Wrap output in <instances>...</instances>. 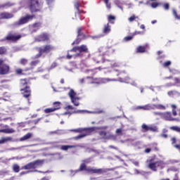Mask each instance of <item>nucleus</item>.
<instances>
[{"label":"nucleus","mask_w":180,"mask_h":180,"mask_svg":"<svg viewBox=\"0 0 180 180\" xmlns=\"http://www.w3.org/2000/svg\"><path fill=\"white\" fill-rule=\"evenodd\" d=\"M110 81H112L115 82L118 81V82H122L124 84H130V77L129 76H127L124 78L119 77L118 79L103 78V79H99V81H98V82H95V81L91 82V84H106V82H109Z\"/></svg>","instance_id":"obj_1"},{"label":"nucleus","mask_w":180,"mask_h":180,"mask_svg":"<svg viewBox=\"0 0 180 180\" xmlns=\"http://www.w3.org/2000/svg\"><path fill=\"white\" fill-rule=\"evenodd\" d=\"M34 19V15H26L24 17L20 18V20L17 22H15L12 26L13 27H19V26H22V25H26V23H29L31 20Z\"/></svg>","instance_id":"obj_2"},{"label":"nucleus","mask_w":180,"mask_h":180,"mask_svg":"<svg viewBox=\"0 0 180 180\" xmlns=\"http://www.w3.org/2000/svg\"><path fill=\"white\" fill-rule=\"evenodd\" d=\"M31 12H37L43 8V3L40 0H27Z\"/></svg>","instance_id":"obj_3"},{"label":"nucleus","mask_w":180,"mask_h":180,"mask_svg":"<svg viewBox=\"0 0 180 180\" xmlns=\"http://www.w3.org/2000/svg\"><path fill=\"white\" fill-rule=\"evenodd\" d=\"M21 92H22L24 98H29L31 94L30 87L27 86V81L26 79H22L20 82Z\"/></svg>","instance_id":"obj_4"},{"label":"nucleus","mask_w":180,"mask_h":180,"mask_svg":"<svg viewBox=\"0 0 180 180\" xmlns=\"http://www.w3.org/2000/svg\"><path fill=\"white\" fill-rule=\"evenodd\" d=\"M71 52L76 53V56L82 57V53H88V46L85 44L75 46L71 50Z\"/></svg>","instance_id":"obj_5"},{"label":"nucleus","mask_w":180,"mask_h":180,"mask_svg":"<svg viewBox=\"0 0 180 180\" xmlns=\"http://www.w3.org/2000/svg\"><path fill=\"white\" fill-rule=\"evenodd\" d=\"M108 126H103V127H92L90 128H78L76 129H71L70 131H75V133H81V131H85L86 130H89L90 131H96V130H106L108 129Z\"/></svg>","instance_id":"obj_6"},{"label":"nucleus","mask_w":180,"mask_h":180,"mask_svg":"<svg viewBox=\"0 0 180 180\" xmlns=\"http://www.w3.org/2000/svg\"><path fill=\"white\" fill-rule=\"evenodd\" d=\"M44 163V160H37L27 164L22 168V169H34V168H37V167H40V165H41Z\"/></svg>","instance_id":"obj_7"},{"label":"nucleus","mask_w":180,"mask_h":180,"mask_svg":"<svg viewBox=\"0 0 180 180\" xmlns=\"http://www.w3.org/2000/svg\"><path fill=\"white\" fill-rule=\"evenodd\" d=\"M86 39H88V37L86 35H85V34L82 32V28L78 27L77 38L74 42L72 43V46H74V44H79L82 40H85Z\"/></svg>","instance_id":"obj_8"},{"label":"nucleus","mask_w":180,"mask_h":180,"mask_svg":"<svg viewBox=\"0 0 180 180\" xmlns=\"http://www.w3.org/2000/svg\"><path fill=\"white\" fill-rule=\"evenodd\" d=\"M51 50H54V47L51 45H46L39 48V53L35 56V58H39V57L41 56V54L50 53Z\"/></svg>","instance_id":"obj_9"},{"label":"nucleus","mask_w":180,"mask_h":180,"mask_svg":"<svg viewBox=\"0 0 180 180\" xmlns=\"http://www.w3.org/2000/svg\"><path fill=\"white\" fill-rule=\"evenodd\" d=\"M68 96L70 98L72 103H73L75 106H79V102H78V101H79V98L76 97L77 93H75L74 89H70L68 93Z\"/></svg>","instance_id":"obj_10"},{"label":"nucleus","mask_w":180,"mask_h":180,"mask_svg":"<svg viewBox=\"0 0 180 180\" xmlns=\"http://www.w3.org/2000/svg\"><path fill=\"white\" fill-rule=\"evenodd\" d=\"M148 167L152 171H157V168H164V162L162 161L150 162Z\"/></svg>","instance_id":"obj_11"},{"label":"nucleus","mask_w":180,"mask_h":180,"mask_svg":"<svg viewBox=\"0 0 180 180\" xmlns=\"http://www.w3.org/2000/svg\"><path fill=\"white\" fill-rule=\"evenodd\" d=\"M9 72V65L4 64V60L0 59V75H5Z\"/></svg>","instance_id":"obj_12"},{"label":"nucleus","mask_w":180,"mask_h":180,"mask_svg":"<svg viewBox=\"0 0 180 180\" xmlns=\"http://www.w3.org/2000/svg\"><path fill=\"white\" fill-rule=\"evenodd\" d=\"M116 168H111V169H89L87 171L89 172H92L93 174H99L102 175V174L106 173L107 171H115Z\"/></svg>","instance_id":"obj_13"},{"label":"nucleus","mask_w":180,"mask_h":180,"mask_svg":"<svg viewBox=\"0 0 180 180\" xmlns=\"http://www.w3.org/2000/svg\"><path fill=\"white\" fill-rule=\"evenodd\" d=\"M92 60L94 63H96V64H99V63L104 64L108 59H105L103 56H101V54L96 53L92 57Z\"/></svg>","instance_id":"obj_14"},{"label":"nucleus","mask_w":180,"mask_h":180,"mask_svg":"<svg viewBox=\"0 0 180 180\" xmlns=\"http://www.w3.org/2000/svg\"><path fill=\"white\" fill-rule=\"evenodd\" d=\"M99 135L104 140H110V139L116 140V136H115V135H113L112 134H108V133H106V131H99Z\"/></svg>","instance_id":"obj_15"},{"label":"nucleus","mask_w":180,"mask_h":180,"mask_svg":"<svg viewBox=\"0 0 180 180\" xmlns=\"http://www.w3.org/2000/svg\"><path fill=\"white\" fill-rule=\"evenodd\" d=\"M41 27V22H38L30 25V31L31 33H36L37 30Z\"/></svg>","instance_id":"obj_16"},{"label":"nucleus","mask_w":180,"mask_h":180,"mask_svg":"<svg viewBox=\"0 0 180 180\" xmlns=\"http://www.w3.org/2000/svg\"><path fill=\"white\" fill-rule=\"evenodd\" d=\"M73 113H93L94 115H99V113H105V111L103 110H94V111H88L85 110H78Z\"/></svg>","instance_id":"obj_17"},{"label":"nucleus","mask_w":180,"mask_h":180,"mask_svg":"<svg viewBox=\"0 0 180 180\" xmlns=\"http://www.w3.org/2000/svg\"><path fill=\"white\" fill-rule=\"evenodd\" d=\"M161 119H163V120H167V122H172L175 120V118L172 117L171 112H162Z\"/></svg>","instance_id":"obj_18"},{"label":"nucleus","mask_w":180,"mask_h":180,"mask_svg":"<svg viewBox=\"0 0 180 180\" xmlns=\"http://www.w3.org/2000/svg\"><path fill=\"white\" fill-rule=\"evenodd\" d=\"M47 40H49V35L46 33L35 37V41H47Z\"/></svg>","instance_id":"obj_19"},{"label":"nucleus","mask_w":180,"mask_h":180,"mask_svg":"<svg viewBox=\"0 0 180 180\" xmlns=\"http://www.w3.org/2000/svg\"><path fill=\"white\" fill-rule=\"evenodd\" d=\"M53 105H57L53 108H46L44 110L45 113H51V112H56V110H58L60 109V102H55Z\"/></svg>","instance_id":"obj_20"},{"label":"nucleus","mask_w":180,"mask_h":180,"mask_svg":"<svg viewBox=\"0 0 180 180\" xmlns=\"http://www.w3.org/2000/svg\"><path fill=\"white\" fill-rule=\"evenodd\" d=\"M106 63H109L110 65L111 68H117L122 65V63L120 62H117L116 60H106Z\"/></svg>","instance_id":"obj_21"},{"label":"nucleus","mask_w":180,"mask_h":180,"mask_svg":"<svg viewBox=\"0 0 180 180\" xmlns=\"http://www.w3.org/2000/svg\"><path fill=\"white\" fill-rule=\"evenodd\" d=\"M151 110L158 109L159 110H165L167 108L162 104H150Z\"/></svg>","instance_id":"obj_22"},{"label":"nucleus","mask_w":180,"mask_h":180,"mask_svg":"<svg viewBox=\"0 0 180 180\" xmlns=\"http://www.w3.org/2000/svg\"><path fill=\"white\" fill-rule=\"evenodd\" d=\"M20 37H22V36L20 35H13V34H8L7 35V37H6V40H11V41H16L18 40H19V39H20Z\"/></svg>","instance_id":"obj_23"},{"label":"nucleus","mask_w":180,"mask_h":180,"mask_svg":"<svg viewBox=\"0 0 180 180\" xmlns=\"http://www.w3.org/2000/svg\"><path fill=\"white\" fill-rule=\"evenodd\" d=\"M77 147H81L79 145H63L60 146V150L63 151H68V148H77Z\"/></svg>","instance_id":"obj_24"},{"label":"nucleus","mask_w":180,"mask_h":180,"mask_svg":"<svg viewBox=\"0 0 180 180\" xmlns=\"http://www.w3.org/2000/svg\"><path fill=\"white\" fill-rule=\"evenodd\" d=\"M13 14L11 13H0V19H12L13 18Z\"/></svg>","instance_id":"obj_25"},{"label":"nucleus","mask_w":180,"mask_h":180,"mask_svg":"<svg viewBox=\"0 0 180 180\" xmlns=\"http://www.w3.org/2000/svg\"><path fill=\"white\" fill-rule=\"evenodd\" d=\"M142 109L143 110H151V104H147L145 105H139L136 108V110Z\"/></svg>","instance_id":"obj_26"},{"label":"nucleus","mask_w":180,"mask_h":180,"mask_svg":"<svg viewBox=\"0 0 180 180\" xmlns=\"http://www.w3.org/2000/svg\"><path fill=\"white\" fill-rule=\"evenodd\" d=\"M114 3L117 6V8L121 9V11H123V7L122 6V5L126 4L124 1H123V0H115Z\"/></svg>","instance_id":"obj_27"},{"label":"nucleus","mask_w":180,"mask_h":180,"mask_svg":"<svg viewBox=\"0 0 180 180\" xmlns=\"http://www.w3.org/2000/svg\"><path fill=\"white\" fill-rule=\"evenodd\" d=\"M15 129L12 128H6L4 129H0V133H5L6 134H12L15 133Z\"/></svg>","instance_id":"obj_28"},{"label":"nucleus","mask_w":180,"mask_h":180,"mask_svg":"<svg viewBox=\"0 0 180 180\" xmlns=\"http://www.w3.org/2000/svg\"><path fill=\"white\" fill-rule=\"evenodd\" d=\"M117 72V74H116V75H117V77H120V75H123V74L124 75H126V74H127V72H126V71H124V70H122V71H120L119 70H108V71H107V72Z\"/></svg>","instance_id":"obj_29"},{"label":"nucleus","mask_w":180,"mask_h":180,"mask_svg":"<svg viewBox=\"0 0 180 180\" xmlns=\"http://www.w3.org/2000/svg\"><path fill=\"white\" fill-rule=\"evenodd\" d=\"M103 33V34H109L110 33V25H109V23L104 25Z\"/></svg>","instance_id":"obj_30"},{"label":"nucleus","mask_w":180,"mask_h":180,"mask_svg":"<svg viewBox=\"0 0 180 180\" xmlns=\"http://www.w3.org/2000/svg\"><path fill=\"white\" fill-rule=\"evenodd\" d=\"M68 133V130H65V129H58L56 130L55 131H51V134H65Z\"/></svg>","instance_id":"obj_31"},{"label":"nucleus","mask_w":180,"mask_h":180,"mask_svg":"<svg viewBox=\"0 0 180 180\" xmlns=\"http://www.w3.org/2000/svg\"><path fill=\"white\" fill-rule=\"evenodd\" d=\"M32 136L33 134L32 133H27L24 136L20 139V141H26V140H29V139H31Z\"/></svg>","instance_id":"obj_32"},{"label":"nucleus","mask_w":180,"mask_h":180,"mask_svg":"<svg viewBox=\"0 0 180 180\" xmlns=\"http://www.w3.org/2000/svg\"><path fill=\"white\" fill-rule=\"evenodd\" d=\"M34 146H36V144L26 145L24 146L18 147V148H11L10 149H8V151H14L15 150H20L21 148H23L25 147H34Z\"/></svg>","instance_id":"obj_33"},{"label":"nucleus","mask_w":180,"mask_h":180,"mask_svg":"<svg viewBox=\"0 0 180 180\" xmlns=\"http://www.w3.org/2000/svg\"><path fill=\"white\" fill-rule=\"evenodd\" d=\"M7 141H12V137L8 136V137H3L0 139V144H4V143H6Z\"/></svg>","instance_id":"obj_34"},{"label":"nucleus","mask_w":180,"mask_h":180,"mask_svg":"<svg viewBox=\"0 0 180 180\" xmlns=\"http://www.w3.org/2000/svg\"><path fill=\"white\" fill-rule=\"evenodd\" d=\"M104 37H105V34H99L94 36H89V37H90V39H92V40H98V39H101Z\"/></svg>","instance_id":"obj_35"},{"label":"nucleus","mask_w":180,"mask_h":180,"mask_svg":"<svg viewBox=\"0 0 180 180\" xmlns=\"http://www.w3.org/2000/svg\"><path fill=\"white\" fill-rule=\"evenodd\" d=\"M13 4H11V2H7L3 4H0V9H5V8H9L12 6Z\"/></svg>","instance_id":"obj_36"},{"label":"nucleus","mask_w":180,"mask_h":180,"mask_svg":"<svg viewBox=\"0 0 180 180\" xmlns=\"http://www.w3.org/2000/svg\"><path fill=\"white\" fill-rule=\"evenodd\" d=\"M79 3H78V2H76L75 4V8L77 9V13H75V16L77 17V16H79V14L81 13V10H79Z\"/></svg>","instance_id":"obj_37"},{"label":"nucleus","mask_w":180,"mask_h":180,"mask_svg":"<svg viewBox=\"0 0 180 180\" xmlns=\"http://www.w3.org/2000/svg\"><path fill=\"white\" fill-rule=\"evenodd\" d=\"M13 172L18 173L19 171H20V166L18 165L14 164L13 165Z\"/></svg>","instance_id":"obj_38"},{"label":"nucleus","mask_w":180,"mask_h":180,"mask_svg":"<svg viewBox=\"0 0 180 180\" xmlns=\"http://www.w3.org/2000/svg\"><path fill=\"white\" fill-rule=\"evenodd\" d=\"M70 53H72L71 51H68V54H67V56H66V58H68V60H71V58H77V57H78V56H76L77 53L73 54V55H70Z\"/></svg>","instance_id":"obj_39"},{"label":"nucleus","mask_w":180,"mask_h":180,"mask_svg":"<svg viewBox=\"0 0 180 180\" xmlns=\"http://www.w3.org/2000/svg\"><path fill=\"white\" fill-rule=\"evenodd\" d=\"M95 70H98V71H102V70H105V68H102V67H98L96 69H93V70H86L85 72L88 73V72H91V74L94 72V71H95Z\"/></svg>","instance_id":"obj_40"},{"label":"nucleus","mask_w":180,"mask_h":180,"mask_svg":"<svg viewBox=\"0 0 180 180\" xmlns=\"http://www.w3.org/2000/svg\"><path fill=\"white\" fill-rule=\"evenodd\" d=\"M161 64H162V67H164V68H167L172 64V62H171V60H167L163 63H162Z\"/></svg>","instance_id":"obj_41"},{"label":"nucleus","mask_w":180,"mask_h":180,"mask_svg":"<svg viewBox=\"0 0 180 180\" xmlns=\"http://www.w3.org/2000/svg\"><path fill=\"white\" fill-rule=\"evenodd\" d=\"M176 94L180 96V93H179L176 91H168V93H167V95L169 96H174V95H176Z\"/></svg>","instance_id":"obj_42"},{"label":"nucleus","mask_w":180,"mask_h":180,"mask_svg":"<svg viewBox=\"0 0 180 180\" xmlns=\"http://www.w3.org/2000/svg\"><path fill=\"white\" fill-rule=\"evenodd\" d=\"M55 0H46V2L49 8V9H51L53 8V4H54Z\"/></svg>","instance_id":"obj_43"},{"label":"nucleus","mask_w":180,"mask_h":180,"mask_svg":"<svg viewBox=\"0 0 180 180\" xmlns=\"http://www.w3.org/2000/svg\"><path fill=\"white\" fill-rule=\"evenodd\" d=\"M170 130H173V131H176V133H180V127L178 126L171 127Z\"/></svg>","instance_id":"obj_44"},{"label":"nucleus","mask_w":180,"mask_h":180,"mask_svg":"<svg viewBox=\"0 0 180 180\" xmlns=\"http://www.w3.org/2000/svg\"><path fill=\"white\" fill-rule=\"evenodd\" d=\"M149 131H158V127H157V126L150 125Z\"/></svg>","instance_id":"obj_45"},{"label":"nucleus","mask_w":180,"mask_h":180,"mask_svg":"<svg viewBox=\"0 0 180 180\" xmlns=\"http://www.w3.org/2000/svg\"><path fill=\"white\" fill-rule=\"evenodd\" d=\"M137 53H144L146 51V47L145 46H139L137 48Z\"/></svg>","instance_id":"obj_46"},{"label":"nucleus","mask_w":180,"mask_h":180,"mask_svg":"<svg viewBox=\"0 0 180 180\" xmlns=\"http://www.w3.org/2000/svg\"><path fill=\"white\" fill-rule=\"evenodd\" d=\"M84 169H85L86 171H88V169H86V165H85L84 163H82V164L80 165V167H79V169L77 171H78V172H79V171H84Z\"/></svg>","instance_id":"obj_47"},{"label":"nucleus","mask_w":180,"mask_h":180,"mask_svg":"<svg viewBox=\"0 0 180 180\" xmlns=\"http://www.w3.org/2000/svg\"><path fill=\"white\" fill-rule=\"evenodd\" d=\"M109 53H115V50L109 49L107 51L103 52V56H109Z\"/></svg>","instance_id":"obj_48"},{"label":"nucleus","mask_w":180,"mask_h":180,"mask_svg":"<svg viewBox=\"0 0 180 180\" xmlns=\"http://www.w3.org/2000/svg\"><path fill=\"white\" fill-rule=\"evenodd\" d=\"M150 89L151 90V91H153V92H155V89L157 90V91H160V89H161V86H151L150 87Z\"/></svg>","instance_id":"obj_49"},{"label":"nucleus","mask_w":180,"mask_h":180,"mask_svg":"<svg viewBox=\"0 0 180 180\" xmlns=\"http://www.w3.org/2000/svg\"><path fill=\"white\" fill-rule=\"evenodd\" d=\"M56 67H57V63L53 62V63L51 64V67H50V68H48L47 70H48V71H50V70H53V68H56Z\"/></svg>","instance_id":"obj_50"},{"label":"nucleus","mask_w":180,"mask_h":180,"mask_svg":"<svg viewBox=\"0 0 180 180\" xmlns=\"http://www.w3.org/2000/svg\"><path fill=\"white\" fill-rule=\"evenodd\" d=\"M142 129H143V130H144V131H148L149 129H150V126H148L146 124H142Z\"/></svg>","instance_id":"obj_51"},{"label":"nucleus","mask_w":180,"mask_h":180,"mask_svg":"<svg viewBox=\"0 0 180 180\" xmlns=\"http://www.w3.org/2000/svg\"><path fill=\"white\" fill-rule=\"evenodd\" d=\"M84 137H86V134H79V136H75V140H79V139H84Z\"/></svg>","instance_id":"obj_52"},{"label":"nucleus","mask_w":180,"mask_h":180,"mask_svg":"<svg viewBox=\"0 0 180 180\" xmlns=\"http://www.w3.org/2000/svg\"><path fill=\"white\" fill-rule=\"evenodd\" d=\"M172 12H173V15H174V18H176V19L179 20H180V15H178V14L176 13V11H175V9H173Z\"/></svg>","instance_id":"obj_53"},{"label":"nucleus","mask_w":180,"mask_h":180,"mask_svg":"<svg viewBox=\"0 0 180 180\" xmlns=\"http://www.w3.org/2000/svg\"><path fill=\"white\" fill-rule=\"evenodd\" d=\"M20 64H22V65H26L27 64V59L25 58H22L20 60Z\"/></svg>","instance_id":"obj_54"},{"label":"nucleus","mask_w":180,"mask_h":180,"mask_svg":"<svg viewBox=\"0 0 180 180\" xmlns=\"http://www.w3.org/2000/svg\"><path fill=\"white\" fill-rule=\"evenodd\" d=\"M164 58H165V55H161L159 57H158V60H159V63L160 64H162V60H164Z\"/></svg>","instance_id":"obj_55"},{"label":"nucleus","mask_w":180,"mask_h":180,"mask_svg":"<svg viewBox=\"0 0 180 180\" xmlns=\"http://www.w3.org/2000/svg\"><path fill=\"white\" fill-rule=\"evenodd\" d=\"M122 131H123V129L122 128H120L116 129L115 133L117 134H119L120 136H122L123 135V134L122 133Z\"/></svg>","instance_id":"obj_56"},{"label":"nucleus","mask_w":180,"mask_h":180,"mask_svg":"<svg viewBox=\"0 0 180 180\" xmlns=\"http://www.w3.org/2000/svg\"><path fill=\"white\" fill-rule=\"evenodd\" d=\"M153 113L155 116H160L161 118L162 117V113L163 112H155V111H154Z\"/></svg>","instance_id":"obj_57"},{"label":"nucleus","mask_w":180,"mask_h":180,"mask_svg":"<svg viewBox=\"0 0 180 180\" xmlns=\"http://www.w3.org/2000/svg\"><path fill=\"white\" fill-rule=\"evenodd\" d=\"M131 162H132V164H134V165H135V167H140V163L139 162V161L131 160Z\"/></svg>","instance_id":"obj_58"},{"label":"nucleus","mask_w":180,"mask_h":180,"mask_svg":"<svg viewBox=\"0 0 180 180\" xmlns=\"http://www.w3.org/2000/svg\"><path fill=\"white\" fill-rule=\"evenodd\" d=\"M133 39V36H127L124 38V41H130Z\"/></svg>","instance_id":"obj_59"},{"label":"nucleus","mask_w":180,"mask_h":180,"mask_svg":"<svg viewBox=\"0 0 180 180\" xmlns=\"http://www.w3.org/2000/svg\"><path fill=\"white\" fill-rule=\"evenodd\" d=\"M5 53H6V49L4 46L0 47V54H5Z\"/></svg>","instance_id":"obj_60"},{"label":"nucleus","mask_w":180,"mask_h":180,"mask_svg":"<svg viewBox=\"0 0 180 180\" xmlns=\"http://www.w3.org/2000/svg\"><path fill=\"white\" fill-rule=\"evenodd\" d=\"M39 60H36L32 61L30 63V65L35 67V65L39 64Z\"/></svg>","instance_id":"obj_61"},{"label":"nucleus","mask_w":180,"mask_h":180,"mask_svg":"<svg viewBox=\"0 0 180 180\" xmlns=\"http://www.w3.org/2000/svg\"><path fill=\"white\" fill-rule=\"evenodd\" d=\"M104 2L106 5L107 9H110L111 6H110V4L109 3V0H104Z\"/></svg>","instance_id":"obj_62"},{"label":"nucleus","mask_w":180,"mask_h":180,"mask_svg":"<svg viewBox=\"0 0 180 180\" xmlns=\"http://www.w3.org/2000/svg\"><path fill=\"white\" fill-rule=\"evenodd\" d=\"M77 172H78V170H70V176H74Z\"/></svg>","instance_id":"obj_63"},{"label":"nucleus","mask_w":180,"mask_h":180,"mask_svg":"<svg viewBox=\"0 0 180 180\" xmlns=\"http://www.w3.org/2000/svg\"><path fill=\"white\" fill-rule=\"evenodd\" d=\"M174 81H175V85H176L177 84H180V78L179 77H175L174 78Z\"/></svg>","instance_id":"obj_64"}]
</instances>
